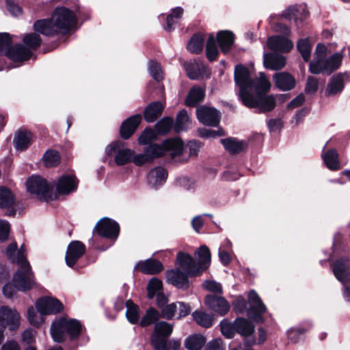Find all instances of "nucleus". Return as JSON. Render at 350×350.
I'll list each match as a JSON object with an SVG mask.
<instances>
[{
  "label": "nucleus",
  "mask_w": 350,
  "mask_h": 350,
  "mask_svg": "<svg viewBox=\"0 0 350 350\" xmlns=\"http://www.w3.org/2000/svg\"><path fill=\"white\" fill-rule=\"evenodd\" d=\"M322 157L326 167L329 170L337 171L340 169L339 154L335 148L329 149Z\"/></svg>",
  "instance_id": "nucleus-39"
},
{
  "label": "nucleus",
  "mask_w": 350,
  "mask_h": 350,
  "mask_svg": "<svg viewBox=\"0 0 350 350\" xmlns=\"http://www.w3.org/2000/svg\"><path fill=\"white\" fill-rule=\"evenodd\" d=\"M13 282L18 291L26 292L36 287L37 283L31 267L29 269H17L13 276Z\"/></svg>",
  "instance_id": "nucleus-9"
},
{
  "label": "nucleus",
  "mask_w": 350,
  "mask_h": 350,
  "mask_svg": "<svg viewBox=\"0 0 350 350\" xmlns=\"http://www.w3.org/2000/svg\"><path fill=\"white\" fill-rule=\"evenodd\" d=\"M189 278L190 275L178 268L170 269L166 272L167 282L183 291H187L190 288Z\"/></svg>",
  "instance_id": "nucleus-15"
},
{
  "label": "nucleus",
  "mask_w": 350,
  "mask_h": 350,
  "mask_svg": "<svg viewBox=\"0 0 350 350\" xmlns=\"http://www.w3.org/2000/svg\"><path fill=\"white\" fill-rule=\"evenodd\" d=\"M204 39L205 36L203 33H193L187 43V50L193 54L201 53L204 47Z\"/></svg>",
  "instance_id": "nucleus-38"
},
{
  "label": "nucleus",
  "mask_w": 350,
  "mask_h": 350,
  "mask_svg": "<svg viewBox=\"0 0 350 350\" xmlns=\"http://www.w3.org/2000/svg\"><path fill=\"white\" fill-rule=\"evenodd\" d=\"M203 145L204 144L200 140H189L187 144V147L189 150V157H197L198 155V152H200Z\"/></svg>",
  "instance_id": "nucleus-63"
},
{
  "label": "nucleus",
  "mask_w": 350,
  "mask_h": 350,
  "mask_svg": "<svg viewBox=\"0 0 350 350\" xmlns=\"http://www.w3.org/2000/svg\"><path fill=\"white\" fill-rule=\"evenodd\" d=\"M21 316L18 311L8 306L0 307V325L3 329L8 328L10 331H16L20 326Z\"/></svg>",
  "instance_id": "nucleus-13"
},
{
  "label": "nucleus",
  "mask_w": 350,
  "mask_h": 350,
  "mask_svg": "<svg viewBox=\"0 0 350 350\" xmlns=\"http://www.w3.org/2000/svg\"><path fill=\"white\" fill-rule=\"evenodd\" d=\"M142 120L139 113L133 115L125 119L120 126L119 133L122 139H130L139 127Z\"/></svg>",
  "instance_id": "nucleus-20"
},
{
  "label": "nucleus",
  "mask_w": 350,
  "mask_h": 350,
  "mask_svg": "<svg viewBox=\"0 0 350 350\" xmlns=\"http://www.w3.org/2000/svg\"><path fill=\"white\" fill-rule=\"evenodd\" d=\"M206 69V66L198 62L189 63L186 67L187 77L191 80L202 77Z\"/></svg>",
  "instance_id": "nucleus-42"
},
{
  "label": "nucleus",
  "mask_w": 350,
  "mask_h": 350,
  "mask_svg": "<svg viewBox=\"0 0 350 350\" xmlns=\"http://www.w3.org/2000/svg\"><path fill=\"white\" fill-rule=\"evenodd\" d=\"M194 321L200 326L205 328H210L213 326L214 317L203 311L196 310L192 313Z\"/></svg>",
  "instance_id": "nucleus-41"
},
{
  "label": "nucleus",
  "mask_w": 350,
  "mask_h": 350,
  "mask_svg": "<svg viewBox=\"0 0 350 350\" xmlns=\"http://www.w3.org/2000/svg\"><path fill=\"white\" fill-rule=\"evenodd\" d=\"M161 157V149L158 144H150L146 146L144 153L137 154L132 158V161L137 166H142L152 163L155 159Z\"/></svg>",
  "instance_id": "nucleus-16"
},
{
  "label": "nucleus",
  "mask_w": 350,
  "mask_h": 350,
  "mask_svg": "<svg viewBox=\"0 0 350 350\" xmlns=\"http://www.w3.org/2000/svg\"><path fill=\"white\" fill-rule=\"evenodd\" d=\"M267 46L272 51L288 53L293 47V43L284 36H273L268 38Z\"/></svg>",
  "instance_id": "nucleus-24"
},
{
  "label": "nucleus",
  "mask_w": 350,
  "mask_h": 350,
  "mask_svg": "<svg viewBox=\"0 0 350 350\" xmlns=\"http://www.w3.org/2000/svg\"><path fill=\"white\" fill-rule=\"evenodd\" d=\"M247 304V301L242 296H240L232 302L233 310L237 314H243L245 312H247V309L248 308Z\"/></svg>",
  "instance_id": "nucleus-59"
},
{
  "label": "nucleus",
  "mask_w": 350,
  "mask_h": 350,
  "mask_svg": "<svg viewBox=\"0 0 350 350\" xmlns=\"http://www.w3.org/2000/svg\"><path fill=\"white\" fill-rule=\"evenodd\" d=\"M267 312V307L265 304L259 305L250 306L247 309V316L248 319L256 323H264L265 319L263 314Z\"/></svg>",
  "instance_id": "nucleus-37"
},
{
  "label": "nucleus",
  "mask_w": 350,
  "mask_h": 350,
  "mask_svg": "<svg viewBox=\"0 0 350 350\" xmlns=\"http://www.w3.org/2000/svg\"><path fill=\"white\" fill-rule=\"evenodd\" d=\"M220 142L225 150L230 154H239L247 147L245 142L239 141L237 138L232 137L221 139Z\"/></svg>",
  "instance_id": "nucleus-36"
},
{
  "label": "nucleus",
  "mask_w": 350,
  "mask_h": 350,
  "mask_svg": "<svg viewBox=\"0 0 350 350\" xmlns=\"http://www.w3.org/2000/svg\"><path fill=\"white\" fill-rule=\"evenodd\" d=\"M206 338L200 334L189 336L185 340V347L188 350H201L205 345Z\"/></svg>",
  "instance_id": "nucleus-40"
},
{
  "label": "nucleus",
  "mask_w": 350,
  "mask_h": 350,
  "mask_svg": "<svg viewBox=\"0 0 350 350\" xmlns=\"http://www.w3.org/2000/svg\"><path fill=\"white\" fill-rule=\"evenodd\" d=\"M225 349L221 338H215L209 341L205 347V350H225Z\"/></svg>",
  "instance_id": "nucleus-64"
},
{
  "label": "nucleus",
  "mask_w": 350,
  "mask_h": 350,
  "mask_svg": "<svg viewBox=\"0 0 350 350\" xmlns=\"http://www.w3.org/2000/svg\"><path fill=\"white\" fill-rule=\"evenodd\" d=\"M318 88L319 80L312 76H308L304 90L306 94H314L317 92Z\"/></svg>",
  "instance_id": "nucleus-62"
},
{
  "label": "nucleus",
  "mask_w": 350,
  "mask_h": 350,
  "mask_svg": "<svg viewBox=\"0 0 350 350\" xmlns=\"http://www.w3.org/2000/svg\"><path fill=\"white\" fill-rule=\"evenodd\" d=\"M27 190L31 194L37 195L42 201H51L53 200V189L47 180L39 175H32L26 182Z\"/></svg>",
  "instance_id": "nucleus-6"
},
{
  "label": "nucleus",
  "mask_w": 350,
  "mask_h": 350,
  "mask_svg": "<svg viewBox=\"0 0 350 350\" xmlns=\"http://www.w3.org/2000/svg\"><path fill=\"white\" fill-rule=\"evenodd\" d=\"M42 161L47 167H57L61 162V154L56 150L49 149L44 153Z\"/></svg>",
  "instance_id": "nucleus-45"
},
{
  "label": "nucleus",
  "mask_w": 350,
  "mask_h": 350,
  "mask_svg": "<svg viewBox=\"0 0 350 350\" xmlns=\"http://www.w3.org/2000/svg\"><path fill=\"white\" fill-rule=\"evenodd\" d=\"M147 297L150 299H153L159 292L163 290V282L161 280L153 278L148 282L146 287Z\"/></svg>",
  "instance_id": "nucleus-52"
},
{
  "label": "nucleus",
  "mask_w": 350,
  "mask_h": 350,
  "mask_svg": "<svg viewBox=\"0 0 350 350\" xmlns=\"http://www.w3.org/2000/svg\"><path fill=\"white\" fill-rule=\"evenodd\" d=\"M51 18L56 29L58 31V38L44 46L43 53H46L55 49L62 42H64L70 34L74 26L77 23V18L74 12L66 7H57L52 14Z\"/></svg>",
  "instance_id": "nucleus-1"
},
{
  "label": "nucleus",
  "mask_w": 350,
  "mask_h": 350,
  "mask_svg": "<svg viewBox=\"0 0 350 350\" xmlns=\"http://www.w3.org/2000/svg\"><path fill=\"white\" fill-rule=\"evenodd\" d=\"M159 148L161 149V157L163 156L165 152H170V156L173 159L183 154L184 142L179 137H170L165 139L161 145H159Z\"/></svg>",
  "instance_id": "nucleus-19"
},
{
  "label": "nucleus",
  "mask_w": 350,
  "mask_h": 350,
  "mask_svg": "<svg viewBox=\"0 0 350 350\" xmlns=\"http://www.w3.org/2000/svg\"><path fill=\"white\" fill-rule=\"evenodd\" d=\"M167 172L163 167L158 166L150 170L147 175V181L152 187L163 185L167 178Z\"/></svg>",
  "instance_id": "nucleus-33"
},
{
  "label": "nucleus",
  "mask_w": 350,
  "mask_h": 350,
  "mask_svg": "<svg viewBox=\"0 0 350 350\" xmlns=\"http://www.w3.org/2000/svg\"><path fill=\"white\" fill-rule=\"evenodd\" d=\"M342 55L338 53H334L328 59L324 60V69L327 75L338 70L341 66Z\"/></svg>",
  "instance_id": "nucleus-48"
},
{
  "label": "nucleus",
  "mask_w": 350,
  "mask_h": 350,
  "mask_svg": "<svg viewBox=\"0 0 350 350\" xmlns=\"http://www.w3.org/2000/svg\"><path fill=\"white\" fill-rule=\"evenodd\" d=\"M16 197L10 189L6 187H0V208L15 205Z\"/></svg>",
  "instance_id": "nucleus-47"
},
{
  "label": "nucleus",
  "mask_w": 350,
  "mask_h": 350,
  "mask_svg": "<svg viewBox=\"0 0 350 350\" xmlns=\"http://www.w3.org/2000/svg\"><path fill=\"white\" fill-rule=\"evenodd\" d=\"M160 319V313L153 307L149 308L139 321L142 327H146L153 323H156Z\"/></svg>",
  "instance_id": "nucleus-50"
},
{
  "label": "nucleus",
  "mask_w": 350,
  "mask_h": 350,
  "mask_svg": "<svg viewBox=\"0 0 350 350\" xmlns=\"http://www.w3.org/2000/svg\"><path fill=\"white\" fill-rule=\"evenodd\" d=\"M173 326L166 321H158L154 324L150 336V345L154 350H163L165 341L171 336Z\"/></svg>",
  "instance_id": "nucleus-7"
},
{
  "label": "nucleus",
  "mask_w": 350,
  "mask_h": 350,
  "mask_svg": "<svg viewBox=\"0 0 350 350\" xmlns=\"http://www.w3.org/2000/svg\"><path fill=\"white\" fill-rule=\"evenodd\" d=\"M220 330L221 334L226 338H233L236 334V331L234 327V321L232 323H230L226 319L222 320L220 322Z\"/></svg>",
  "instance_id": "nucleus-56"
},
{
  "label": "nucleus",
  "mask_w": 350,
  "mask_h": 350,
  "mask_svg": "<svg viewBox=\"0 0 350 350\" xmlns=\"http://www.w3.org/2000/svg\"><path fill=\"white\" fill-rule=\"evenodd\" d=\"M275 86L283 92L290 91L296 86L297 81L295 77L291 73L284 71L276 72L273 75Z\"/></svg>",
  "instance_id": "nucleus-22"
},
{
  "label": "nucleus",
  "mask_w": 350,
  "mask_h": 350,
  "mask_svg": "<svg viewBox=\"0 0 350 350\" xmlns=\"http://www.w3.org/2000/svg\"><path fill=\"white\" fill-rule=\"evenodd\" d=\"M219 53L215 38L213 34H210L206 44V55L208 60L211 62L216 61L219 57Z\"/></svg>",
  "instance_id": "nucleus-49"
},
{
  "label": "nucleus",
  "mask_w": 350,
  "mask_h": 350,
  "mask_svg": "<svg viewBox=\"0 0 350 350\" xmlns=\"http://www.w3.org/2000/svg\"><path fill=\"white\" fill-rule=\"evenodd\" d=\"M125 306L126 307V317L128 321L133 324H137L139 321V308L132 299H128Z\"/></svg>",
  "instance_id": "nucleus-46"
},
{
  "label": "nucleus",
  "mask_w": 350,
  "mask_h": 350,
  "mask_svg": "<svg viewBox=\"0 0 350 350\" xmlns=\"http://www.w3.org/2000/svg\"><path fill=\"white\" fill-rule=\"evenodd\" d=\"M154 127L158 135L164 136L174 129V120L170 116L163 117L154 124Z\"/></svg>",
  "instance_id": "nucleus-44"
},
{
  "label": "nucleus",
  "mask_w": 350,
  "mask_h": 350,
  "mask_svg": "<svg viewBox=\"0 0 350 350\" xmlns=\"http://www.w3.org/2000/svg\"><path fill=\"white\" fill-rule=\"evenodd\" d=\"M347 75V73H345ZM344 74L342 72L333 75L325 90V96L329 97L340 94L345 88Z\"/></svg>",
  "instance_id": "nucleus-29"
},
{
  "label": "nucleus",
  "mask_w": 350,
  "mask_h": 350,
  "mask_svg": "<svg viewBox=\"0 0 350 350\" xmlns=\"http://www.w3.org/2000/svg\"><path fill=\"white\" fill-rule=\"evenodd\" d=\"M79 180L75 175L64 174L58 179L56 190L55 198L57 196L68 195L75 191L78 187Z\"/></svg>",
  "instance_id": "nucleus-18"
},
{
  "label": "nucleus",
  "mask_w": 350,
  "mask_h": 350,
  "mask_svg": "<svg viewBox=\"0 0 350 350\" xmlns=\"http://www.w3.org/2000/svg\"><path fill=\"white\" fill-rule=\"evenodd\" d=\"M286 57L278 53H267L264 54L263 64L267 69L279 70L286 65Z\"/></svg>",
  "instance_id": "nucleus-28"
},
{
  "label": "nucleus",
  "mask_w": 350,
  "mask_h": 350,
  "mask_svg": "<svg viewBox=\"0 0 350 350\" xmlns=\"http://www.w3.org/2000/svg\"><path fill=\"white\" fill-rule=\"evenodd\" d=\"M190 121L186 109L180 110L176 115V121H174V131L176 133L182 131H187L188 129L187 123Z\"/></svg>",
  "instance_id": "nucleus-43"
},
{
  "label": "nucleus",
  "mask_w": 350,
  "mask_h": 350,
  "mask_svg": "<svg viewBox=\"0 0 350 350\" xmlns=\"http://www.w3.org/2000/svg\"><path fill=\"white\" fill-rule=\"evenodd\" d=\"M205 97V90L196 85L190 89L185 100V104L189 107H195L202 102Z\"/></svg>",
  "instance_id": "nucleus-34"
},
{
  "label": "nucleus",
  "mask_w": 350,
  "mask_h": 350,
  "mask_svg": "<svg viewBox=\"0 0 350 350\" xmlns=\"http://www.w3.org/2000/svg\"><path fill=\"white\" fill-rule=\"evenodd\" d=\"M86 247L81 241H72L67 247L65 262L68 267L75 269L78 260L85 254Z\"/></svg>",
  "instance_id": "nucleus-14"
},
{
  "label": "nucleus",
  "mask_w": 350,
  "mask_h": 350,
  "mask_svg": "<svg viewBox=\"0 0 350 350\" xmlns=\"http://www.w3.org/2000/svg\"><path fill=\"white\" fill-rule=\"evenodd\" d=\"M234 78L236 85L239 88L240 100L245 96H248V94L253 91L258 82H262L263 79H266L265 77L252 79L249 69L243 64H238L235 66Z\"/></svg>",
  "instance_id": "nucleus-5"
},
{
  "label": "nucleus",
  "mask_w": 350,
  "mask_h": 350,
  "mask_svg": "<svg viewBox=\"0 0 350 350\" xmlns=\"http://www.w3.org/2000/svg\"><path fill=\"white\" fill-rule=\"evenodd\" d=\"M33 30L37 33H41L48 37L58 36V31L55 29L52 18L38 19L33 25Z\"/></svg>",
  "instance_id": "nucleus-26"
},
{
  "label": "nucleus",
  "mask_w": 350,
  "mask_h": 350,
  "mask_svg": "<svg viewBox=\"0 0 350 350\" xmlns=\"http://www.w3.org/2000/svg\"><path fill=\"white\" fill-rule=\"evenodd\" d=\"M150 72L152 77L159 82L163 79L162 70L160 64L155 61H151L150 65Z\"/></svg>",
  "instance_id": "nucleus-61"
},
{
  "label": "nucleus",
  "mask_w": 350,
  "mask_h": 350,
  "mask_svg": "<svg viewBox=\"0 0 350 350\" xmlns=\"http://www.w3.org/2000/svg\"><path fill=\"white\" fill-rule=\"evenodd\" d=\"M164 107L160 101H154L148 104L144 111V118L148 123L154 122L161 115Z\"/></svg>",
  "instance_id": "nucleus-32"
},
{
  "label": "nucleus",
  "mask_w": 350,
  "mask_h": 350,
  "mask_svg": "<svg viewBox=\"0 0 350 350\" xmlns=\"http://www.w3.org/2000/svg\"><path fill=\"white\" fill-rule=\"evenodd\" d=\"M14 263H16L19 266L18 269H29V268L31 267L27 260L25 251L22 250H18L17 251V256H15Z\"/></svg>",
  "instance_id": "nucleus-58"
},
{
  "label": "nucleus",
  "mask_w": 350,
  "mask_h": 350,
  "mask_svg": "<svg viewBox=\"0 0 350 350\" xmlns=\"http://www.w3.org/2000/svg\"><path fill=\"white\" fill-rule=\"evenodd\" d=\"M24 45L29 50H37L41 45L42 40L40 34L34 32L27 33L23 38Z\"/></svg>",
  "instance_id": "nucleus-51"
},
{
  "label": "nucleus",
  "mask_w": 350,
  "mask_h": 350,
  "mask_svg": "<svg viewBox=\"0 0 350 350\" xmlns=\"http://www.w3.org/2000/svg\"><path fill=\"white\" fill-rule=\"evenodd\" d=\"M258 83L253 90L254 93L250 92L248 96H245L241 101L248 108L258 109L260 113L272 111L276 106V100L274 95L267 94L271 88L270 82L264 79L262 82Z\"/></svg>",
  "instance_id": "nucleus-2"
},
{
  "label": "nucleus",
  "mask_w": 350,
  "mask_h": 350,
  "mask_svg": "<svg viewBox=\"0 0 350 350\" xmlns=\"http://www.w3.org/2000/svg\"><path fill=\"white\" fill-rule=\"evenodd\" d=\"M164 269L162 262L152 258L145 260H139L134 267L135 271H139L146 275H157L161 273Z\"/></svg>",
  "instance_id": "nucleus-21"
},
{
  "label": "nucleus",
  "mask_w": 350,
  "mask_h": 350,
  "mask_svg": "<svg viewBox=\"0 0 350 350\" xmlns=\"http://www.w3.org/2000/svg\"><path fill=\"white\" fill-rule=\"evenodd\" d=\"M177 310L176 303H172L167 304L161 308V312L160 314V318H163L167 320H172Z\"/></svg>",
  "instance_id": "nucleus-57"
},
{
  "label": "nucleus",
  "mask_w": 350,
  "mask_h": 350,
  "mask_svg": "<svg viewBox=\"0 0 350 350\" xmlns=\"http://www.w3.org/2000/svg\"><path fill=\"white\" fill-rule=\"evenodd\" d=\"M197 258V264L202 273L206 271L211 263V254L210 249L206 245H201L194 253Z\"/></svg>",
  "instance_id": "nucleus-30"
},
{
  "label": "nucleus",
  "mask_w": 350,
  "mask_h": 350,
  "mask_svg": "<svg viewBox=\"0 0 350 350\" xmlns=\"http://www.w3.org/2000/svg\"><path fill=\"white\" fill-rule=\"evenodd\" d=\"M204 302L208 310L220 316L226 315L230 308L228 301L224 297L216 295L209 294L206 295Z\"/></svg>",
  "instance_id": "nucleus-17"
},
{
  "label": "nucleus",
  "mask_w": 350,
  "mask_h": 350,
  "mask_svg": "<svg viewBox=\"0 0 350 350\" xmlns=\"http://www.w3.org/2000/svg\"><path fill=\"white\" fill-rule=\"evenodd\" d=\"M124 143L120 140L112 142L106 148V154L111 157L115 154L114 161L117 165L121 166L132 161L134 151L129 148H121Z\"/></svg>",
  "instance_id": "nucleus-8"
},
{
  "label": "nucleus",
  "mask_w": 350,
  "mask_h": 350,
  "mask_svg": "<svg viewBox=\"0 0 350 350\" xmlns=\"http://www.w3.org/2000/svg\"><path fill=\"white\" fill-rule=\"evenodd\" d=\"M235 36L229 30H220L217 33L216 44L217 43L222 53L228 54L234 43Z\"/></svg>",
  "instance_id": "nucleus-25"
},
{
  "label": "nucleus",
  "mask_w": 350,
  "mask_h": 350,
  "mask_svg": "<svg viewBox=\"0 0 350 350\" xmlns=\"http://www.w3.org/2000/svg\"><path fill=\"white\" fill-rule=\"evenodd\" d=\"M309 71L314 75L325 73V69H324V59L319 57L316 61H311L309 65Z\"/></svg>",
  "instance_id": "nucleus-60"
},
{
  "label": "nucleus",
  "mask_w": 350,
  "mask_h": 350,
  "mask_svg": "<svg viewBox=\"0 0 350 350\" xmlns=\"http://www.w3.org/2000/svg\"><path fill=\"white\" fill-rule=\"evenodd\" d=\"M297 48L301 55L304 62H307L310 60L311 56L312 46L308 38L300 39L297 42Z\"/></svg>",
  "instance_id": "nucleus-53"
},
{
  "label": "nucleus",
  "mask_w": 350,
  "mask_h": 350,
  "mask_svg": "<svg viewBox=\"0 0 350 350\" xmlns=\"http://www.w3.org/2000/svg\"><path fill=\"white\" fill-rule=\"evenodd\" d=\"M12 37L7 32L0 33V55H6L8 49L12 46Z\"/></svg>",
  "instance_id": "nucleus-55"
},
{
  "label": "nucleus",
  "mask_w": 350,
  "mask_h": 350,
  "mask_svg": "<svg viewBox=\"0 0 350 350\" xmlns=\"http://www.w3.org/2000/svg\"><path fill=\"white\" fill-rule=\"evenodd\" d=\"M33 53L22 44H16L8 49L5 56L14 62H23L31 59Z\"/></svg>",
  "instance_id": "nucleus-23"
},
{
  "label": "nucleus",
  "mask_w": 350,
  "mask_h": 350,
  "mask_svg": "<svg viewBox=\"0 0 350 350\" xmlns=\"http://www.w3.org/2000/svg\"><path fill=\"white\" fill-rule=\"evenodd\" d=\"M196 117L204 126L216 127L221 120L220 112L215 107L201 105L196 109Z\"/></svg>",
  "instance_id": "nucleus-10"
},
{
  "label": "nucleus",
  "mask_w": 350,
  "mask_h": 350,
  "mask_svg": "<svg viewBox=\"0 0 350 350\" xmlns=\"http://www.w3.org/2000/svg\"><path fill=\"white\" fill-rule=\"evenodd\" d=\"M120 230V226L116 221L109 217H103L100 219L94 226L93 233L100 237L109 240L112 243L106 246L96 244L94 245L95 249L100 251L107 250L118 239Z\"/></svg>",
  "instance_id": "nucleus-4"
},
{
  "label": "nucleus",
  "mask_w": 350,
  "mask_h": 350,
  "mask_svg": "<svg viewBox=\"0 0 350 350\" xmlns=\"http://www.w3.org/2000/svg\"><path fill=\"white\" fill-rule=\"evenodd\" d=\"M234 327L237 334L243 337H249L255 332L254 325L244 317H237L234 321Z\"/></svg>",
  "instance_id": "nucleus-31"
},
{
  "label": "nucleus",
  "mask_w": 350,
  "mask_h": 350,
  "mask_svg": "<svg viewBox=\"0 0 350 350\" xmlns=\"http://www.w3.org/2000/svg\"><path fill=\"white\" fill-rule=\"evenodd\" d=\"M176 265L179 266L178 269L187 273L191 278L199 277L202 274L196 260L188 253L178 252L176 256Z\"/></svg>",
  "instance_id": "nucleus-11"
},
{
  "label": "nucleus",
  "mask_w": 350,
  "mask_h": 350,
  "mask_svg": "<svg viewBox=\"0 0 350 350\" xmlns=\"http://www.w3.org/2000/svg\"><path fill=\"white\" fill-rule=\"evenodd\" d=\"M37 312L42 315L56 314L64 310V305L56 297H44L39 298L36 302Z\"/></svg>",
  "instance_id": "nucleus-12"
},
{
  "label": "nucleus",
  "mask_w": 350,
  "mask_h": 350,
  "mask_svg": "<svg viewBox=\"0 0 350 350\" xmlns=\"http://www.w3.org/2000/svg\"><path fill=\"white\" fill-rule=\"evenodd\" d=\"M33 134L26 129H19L14 135L13 144L17 150L25 151L32 144Z\"/></svg>",
  "instance_id": "nucleus-27"
},
{
  "label": "nucleus",
  "mask_w": 350,
  "mask_h": 350,
  "mask_svg": "<svg viewBox=\"0 0 350 350\" xmlns=\"http://www.w3.org/2000/svg\"><path fill=\"white\" fill-rule=\"evenodd\" d=\"M349 258L341 257L336 260L332 265L333 273L338 280L344 282L348 275Z\"/></svg>",
  "instance_id": "nucleus-35"
},
{
  "label": "nucleus",
  "mask_w": 350,
  "mask_h": 350,
  "mask_svg": "<svg viewBox=\"0 0 350 350\" xmlns=\"http://www.w3.org/2000/svg\"><path fill=\"white\" fill-rule=\"evenodd\" d=\"M82 332V325L75 319H66L61 317L59 320L53 321L51 326V334L53 340L58 343L65 341L64 333H67L70 340L79 338Z\"/></svg>",
  "instance_id": "nucleus-3"
},
{
  "label": "nucleus",
  "mask_w": 350,
  "mask_h": 350,
  "mask_svg": "<svg viewBox=\"0 0 350 350\" xmlns=\"http://www.w3.org/2000/svg\"><path fill=\"white\" fill-rule=\"evenodd\" d=\"M158 135L156 131L151 127H146L141 133L138 138V143L140 145H149L151 141L154 140Z\"/></svg>",
  "instance_id": "nucleus-54"
}]
</instances>
